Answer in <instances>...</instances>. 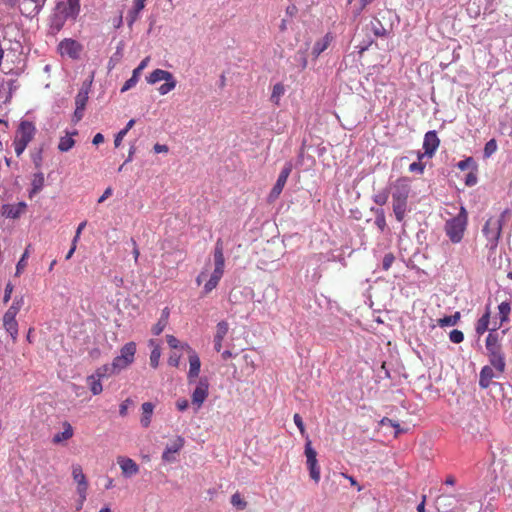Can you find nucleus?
Here are the masks:
<instances>
[{"label": "nucleus", "mask_w": 512, "mask_h": 512, "mask_svg": "<svg viewBox=\"0 0 512 512\" xmlns=\"http://www.w3.org/2000/svg\"><path fill=\"white\" fill-rule=\"evenodd\" d=\"M80 12L79 0H56L55 8L49 17V33L57 34L68 19L75 20Z\"/></svg>", "instance_id": "obj_1"}, {"label": "nucleus", "mask_w": 512, "mask_h": 512, "mask_svg": "<svg viewBox=\"0 0 512 512\" xmlns=\"http://www.w3.org/2000/svg\"><path fill=\"white\" fill-rule=\"evenodd\" d=\"M409 194L410 186L407 181L405 179L397 180L392 193V206L398 222H402L405 218Z\"/></svg>", "instance_id": "obj_2"}, {"label": "nucleus", "mask_w": 512, "mask_h": 512, "mask_svg": "<svg viewBox=\"0 0 512 512\" xmlns=\"http://www.w3.org/2000/svg\"><path fill=\"white\" fill-rule=\"evenodd\" d=\"M498 329L497 325H495L491 332L488 334L486 338V349L489 357L490 364L495 367L498 373H503L505 370V359L504 354L502 352V346L499 341L498 334L495 331Z\"/></svg>", "instance_id": "obj_3"}, {"label": "nucleus", "mask_w": 512, "mask_h": 512, "mask_svg": "<svg viewBox=\"0 0 512 512\" xmlns=\"http://www.w3.org/2000/svg\"><path fill=\"white\" fill-rule=\"evenodd\" d=\"M468 214L462 206L459 213L446 221L444 230L452 243H459L463 239L467 227Z\"/></svg>", "instance_id": "obj_4"}, {"label": "nucleus", "mask_w": 512, "mask_h": 512, "mask_svg": "<svg viewBox=\"0 0 512 512\" xmlns=\"http://www.w3.org/2000/svg\"><path fill=\"white\" fill-rule=\"evenodd\" d=\"M35 134L36 127L31 121L23 120L20 122L13 140L14 150L18 157L23 154L28 144L34 139Z\"/></svg>", "instance_id": "obj_5"}, {"label": "nucleus", "mask_w": 512, "mask_h": 512, "mask_svg": "<svg viewBox=\"0 0 512 512\" xmlns=\"http://www.w3.org/2000/svg\"><path fill=\"white\" fill-rule=\"evenodd\" d=\"M506 213L507 210L502 213L500 218H488L483 226L482 232L487 239V246L491 249H495L498 245Z\"/></svg>", "instance_id": "obj_6"}, {"label": "nucleus", "mask_w": 512, "mask_h": 512, "mask_svg": "<svg viewBox=\"0 0 512 512\" xmlns=\"http://www.w3.org/2000/svg\"><path fill=\"white\" fill-rule=\"evenodd\" d=\"M137 346L136 343L130 341L123 345L120 349V354L113 359L114 368H117L118 372L127 369L135 360Z\"/></svg>", "instance_id": "obj_7"}, {"label": "nucleus", "mask_w": 512, "mask_h": 512, "mask_svg": "<svg viewBox=\"0 0 512 512\" xmlns=\"http://www.w3.org/2000/svg\"><path fill=\"white\" fill-rule=\"evenodd\" d=\"M306 444H305V456L307 458V466L310 472V477L318 483L320 480V468L317 462V452L312 448L311 440H309L306 435Z\"/></svg>", "instance_id": "obj_8"}, {"label": "nucleus", "mask_w": 512, "mask_h": 512, "mask_svg": "<svg viewBox=\"0 0 512 512\" xmlns=\"http://www.w3.org/2000/svg\"><path fill=\"white\" fill-rule=\"evenodd\" d=\"M209 395V382L207 378H201L191 395L192 405L198 411Z\"/></svg>", "instance_id": "obj_9"}, {"label": "nucleus", "mask_w": 512, "mask_h": 512, "mask_svg": "<svg viewBox=\"0 0 512 512\" xmlns=\"http://www.w3.org/2000/svg\"><path fill=\"white\" fill-rule=\"evenodd\" d=\"M58 52L61 56L78 59L83 50L82 45L74 39L65 38L58 44Z\"/></svg>", "instance_id": "obj_10"}, {"label": "nucleus", "mask_w": 512, "mask_h": 512, "mask_svg": "<svg viewBox=\"0 0 512 512\" xmlns=\"http://www.w3.org/2000/svg\"><path fill=\"white\" fill-rule=\"evenodd\" d=\"M182 349L186 350L189 355V371L187 374V380L192 383L196 380L200 373L201 361L197 352L192 349L187 343L182 345Z\"/></svg>", "instance_id": "obj_11"}, {"label": "nucleus", "mask_w": 512, "mask_h": 512, "mask_svg": "<svg viewBox=\"0 0 512 512\" xmlns=\"http://www.w3.org/2000/svg\"><path fill=\"white\" fill-rule=\"evenodd\" d=\"M72 477L77 483V493L81 498V505H83L87 497L88 482L79 464L72 465Z\"/></svg>", "instance_id": "obj_12"}, {"label": "nucleus", "mask_w": 512, "mask_h": 512, "mask_svg": "<svg viewBox=\"0 0 512 512\" xmlns=\"http://www.w3.org/2000/svg\"><path fill=\"white\" fill-rule=\"evenodd\" d=\"M291 171H292V165L290 163H287L281 170L275 185L273 186V188L270 191V194L268 197L269 201H274L280 196Z\"/></svg>", "instance_id": "obj_13"}, {"label": "nucleus", "mask_w": 512, "mask_h": 512, "mask_svg": "<svg viewBox=\"0 0 512 512\" xmlns=\"http://www.w3.org/2000/svg\"><path fill=\"white\" fill-rule=\"evenodd\" d=\"M46 0H21L19 9L23 16L33 18L42 10Z\"/></svg>", "instance_id": "obj_14"}, {"label": "nucleus", "mask_w": 512, "mask_h": 512, "mask_svg": "<svg viewBox=\"0 0 512 512\" xmlns=\"http://www.w3.org/2000/svg\"><path fill=\"white\" fill-rule=\"evenodd\" d=\"M185 440L182 436H176V438L166 446L163 454H162V460L164 462H174L175 457L173 454L178 453L184 446Z\"/></svg>", "instance_id": "obj_15"}, {"label": "nucleus", "mask_w": 512, "mask_h": 512, "mask_svg": "<svg viewBox=\"0 0 512 512\" xmlns=\"http://www.w3.org/2000/svg\"><path fill=\"white\" fill-rule=\"evenodd\" d=\"M117 463L120 466L123 476L129 478L139 472L138 464L131 458L126 456H118Z\"/></svg>", "instance_id": "obj_16"}, {"label": "nucleus", "mask_w": 512, "mask_h": 512, "mask_svg": "<svg viewBox=\"0 0 512 512\" xmlns=\"http://www.w3.org/2000/svg\"><path fill=\"white\" fill-rule=\"evenodd\" d=\"M440 140L437 136L436 131H428L424 136L423 149L425 154L432 157L438 149Z\"/></svg>", "instance_id": "obj_17"}, {"label": "nucleus", "mask_w": 512, "mask_h": 512, "mask_svg": "<svg viewBox=\"0 0 512 512\" xmlns=\"http://www.w3.org/2000/svg\"><path fill=\"white\" fill-rule=\"evenodd\" d=\"M26 207L27 205L25 202L5 204L2 206L1 213L6 218L17 219L25 212Z\"/></svg>", "instance_id": "obj_18"}, {"label": "nucleus", "mask_w": 512, "mask_h": 512, "mask_svg": "<svg viewBox=\"0 0 512 512\" xmlns=\"http://www.w3.org/2000/svg\"><path fill=\"white\" fill-rule=\"evenodd\" d=\"M149 60V57H146L140 62V64L133 70L132 76L122 86L121 92L128 91L137 84L139 76L141 72L147 67Z\"/></svg>", "instance_id": "obj_19"}, {"label": "nucleus", "mask_w": 512, "mask_h": 512, "mask_svg": "<svg viewBox=\"0 0 512 512\" xmlns=\"http://www.w3.org/2000/svg\"><path fill=\"white\" fill-rule=\"evenodd\" d=\"M501 373H498L491 364L486 365L481 369L479 385L481 388H488L493 378L498 377Z\"/></svg>", "instance_id": "obj_20"}, {"label": "nucleus", "mask_w": 512, "mask_h": 512, "mask_svg": "<svg viewBox=\"0 0 512 512\" xmlns=\"http://www.w3.org/2000/svg\"><path fill=\"white\" fill-rule=\"evenodd\" d=\"M229 330V325L226 321H221L216 326V333L214 336V348L217 352L221 351L222 341L227 335Z\"/></svg>", "instance_id": "obj_21"}, {"label": "nucleus", "mask_w": 512, "mask_h": 512, "mask_svg": "<svg viewBox=\"0 0 512 512\" xmlns=\"http://www.w3.org/2000/svg\"><path fill=\"white\" fill-rule=\"evenodd\" d=\"M3 326L6 332L11 336L13 342H15L18 336V322L16 320V316L4 314Z\"/></svg>", "instance_id": "obj_22"}, {"label": "nucleus", "mask_w": 512, "mask_h": 512, "mask_svg": "<svg viewBox=\"0 0 512 512\" xmlns=\"http://www.w3.org/2000/svg\"><path fill=\"white\" fill-rule=\"evenodd\" d=\"M147 0H133V8L128 12L126 20L129 27L139 18L140 12L144 9Z\"/></svg>", "instance_id": "obj_23"}, {"label": "nucleus", "mask_w": 512, "mask_h": 512, "mask_svg": "<svg viewBox=\"0 0 512 512\" xmlns=\"http://www.w3.org/2000/svg\"><path fill=\"white\" fill-rule=\"evenodd\" d=\"M154 404L151 402H145L141 406L142 415L140 419V423L144 428L149 427L151 423V418L154 412Z\"/></svg>", "instance_id": "obj_24"}, {"label": "nucleus", "mask_w": 512, "mask_h": 512, "mask_svg": "<svg viewBox=\"0 0 512 512\" xmlns=\"http://www.w3.org/2000/svg\"><path fill=\"white\" fill-rule=\"evenodd\" d=\"M173 74L167 70L155 69L146 78L149 84H155L160 81L171 80Z\"/></svg>", "instance_id": "obj_25"}, {"label": "nucleus", "mask_w": 512, "mask_h": 512, "mask_svg": "<svg viewBox=\"0 0 512 512\" xmlns=\"http://www.w3.org/2000/svg\"><path fill=\"white\" fill-rule=\"evenodd\" d=\"M491 310L486 306L485 313L478 319L475 330L478 335L484 334L489 329Z\"/></svg>", "instance_id": "obj_26"}, {"label": "nucleus", "mask_w": 512, "mask_h": 512, "mask_svg": "<svg viewBox=\"0 0 512 512\" xmlns=\"http://www.w3.org/2000/svg\"><path fill=\"white\" fill-rule=\"evenodd\" d=\"M63 428H64V430L62 432L56 433L53 436L52 442L54 444H59L63 441H66V440H69L70 438H72L74 431H73V427L71 426V424L69 422L65 421L63 423Z\"/></svg>", "instance_id": "obj_27"}, {"label": "nucleus", "mask_w": 512, "mask_h": 512, "mask_svg": "<svg viewBox=\"0 0 512 512\" xmlns=\"http://www.w3.org/2000/svg\"><path fill=\"white\" fill-rule=\"evenodd\" d=\"M93 374L102 380L112 375L119 374V372L117 368H114V363L112 362L110 365L105 364L98 367Z\"/></svg>", "instance_id": "obj_28"}, {"label": "nucleus", "mask_w": 512, "mask_h": 512, "mask_svg": "<svg viewBox=\"0 0 512 512\" xmlns=\"http://www.w3.org/2000/svg\"><path fill=\"white\" fill-rule=\"evenodd\" d=\"M87 385L93 395H99L103 391L101 379L96 377L94 374L90 375L86 379Z\"/></svg>", "instance_id": "obj_29"}, {"label": "nucleus", "mask_w": 512, "mask_h": 512, "mask_svg": "<svg viewBox=\"0 0 512 512\" xmlns=\"http://www.w3.org/2000/svg\"><path fill=\"white\" fill-rule=\"evenodd\" d=\"M331 42V37L327 34L321 40L317 41L312 48V55L317 58L322 52H324Z\"/></svg>", "instance_id": "obj_30"}, {"label": "nucleus", "mask_w": 512, "mask_h": 512, "mask_svg": "<svg viewBox=\"0 0 512 512\" xmlns=\"http://www.w3.org/2000/svg\"><path fill=\"white\" fill-rule=\"evenodd\" d=\"M149 345L153 347L150 353V365L152 368L156 369L159 366V361L161 357V349L158 344H156L155 340L151 339L149 341Z\"/></svg>", "instance_id": "obj_31"}, {"label": "nucleus", "mask_w": 512, "mask_h": 512, "mask_svg": "<svg viewBox=\"0 0 512 512\" xmlns=\"http://www.w3.org/2000/svg\"><path fill=\"white\" fill-rule=\"evenodd\" d=\"M285 94V86L283 85V83H276L273 88H272V92H271V96H270V101L276 105V106H279L280 105V99L281 97Z\"/></svg>", "instance_id": "obj_32"}, {"label": "nucleus", "mask_w": 512, "mask_h": 512, "mask_svg": "<svg viewBox=\"0 0 512 512\" xmlns=\"http://www.w3.org/2000/svg\"><path fill=\"white\" fill-rule=\"evenodd\" d=\"M44 181V175L42 172L34 174L33 179L31 181L32 188L30 191V196H32L33 194H37L42 190L44 186Z\"/></svg>", "instance_id": "obj_33"}, {"label": "nucleus", "mask_w": 512, "mask_h": 512, "mask_svg": "<svg viewBox=\"0 0 512 512\" xmlns=\"http://www.w3.org/2000/svg\"><path fill=\"white\" fill-rule=\"evenodd\" d=\"M75 134H76V132H74L72 134H67L66 136L60 138V141L58 144V149L61 152H67L70 149H72V147L75 145V141L73 139V135H75Z\"/></svg>", "instance_id": "obj_34"}, {"label": "nucleus", "mask_w": 512, "mask_h": 512, "mask_svg": "<svg viewBox=\"0 0 512 512\" xmlns=\"http://www.w3.org/2000/svg\"><path fill=\"white\" fill-rule=\"evenodd\" d=\"M498 310H499L500 324L497 327L499 328L501 325H503L505 322H507L509 320V314L511 312L510 303L507 301L500 303L498 306Z\"/></svg>", "instance_id": "obj_35"}, {"label": "nucleus", "mask_w": 512, "mask_h": 512, "mask_svg": "<svg viewBox=\"0 0 512 512\" xmlns=\"http://www.w3.org/2000/svg\"><path fill=\"white\" fill-rule=\"evenodd\" d=\"M222 276H223L222 274L213 271L210 279L204 285V293L208 294L213 289H215L217 287L220 279L222 278Z\"/></svg>", "instance_id": "obj_36"}, {"label": "nucleus", "mask_w": 512, "mask_h": 512, "mask_svg": "<svg viewBox=\"0 0 512 512\" xmlns=\"http://www.w3.org/2000/svg\"><path fill=\"white\" fill-rule=\"evenodd\" d=\"M460 317V312H455L453 315L445 316L443 318L438 319L437 322L440 327L454 326L458 323Z\"/></svg>", "instance_id": "obj_37"}, {"label": "nucleus", "mask_w": 512, "mask_h": 512, "mask_svg": "<svg viewBox=\"0 0 512 512\" xmlns=\"http://www.w3.org/2000/svg\"><path fill=\"white\" fill-rule=\"evenodd\" d=\"M31 245H28L27 248L25 249L24 253L22 254L20 260L18 261L17 265H16V272H15V276H20L24 269L26 268L27 266V259L29 257V249H30Z\"/></svg>", "instance_id": "obj_38"}, {"label": "nucleus", "mask_w": 512, "mask_h": 512, "mask_svg": "<svg viewBox=\"0 0 512 512\" xmlns=\"http://www.w3.org/2000/svg\"><path fill=\"white\" fill-rule=\"evenodd\" d=\"M134 124H135L134 119L129 120L128 123L126 124L125 128H123L122 130H120L117 133V135L115 136V139H114L115 147H119L121 145L123 138L126 136L128 131L134 126Z\"/></svg>", "instance_id": "obj_39"}, {"label": "nucleus", "mask_w": 512, "mask_h": 512, "mask_svg": "<svg viewBox=\"0 0 512 512\" xmlns=\"http://www.w3.org/2000/svg\"><path fill=\"white\" fill-rule=\"evenodd\" d=\"M176 85H177L176 79L174 78V76H171V80H165V83L162 84L158 88L159 94L160 95L168 94L170 91L175 89Z\"/></svg>", "instance_id": "obj_40"}, {"label": "nucleus", "mask_w": 512, "mask_h": 512, "mask_svg": "<svg viewBox=\"0 0 512 512\" xmlns=\"http://www.w3.org/2000/svg\"><path fill=\"white\" fill-rule=\"evenodd\" d=\"M88 102V91L81 89L75 98V105L80 109H85L86 104Z\"/></svg>", "instance_id": "obj_41"}, {"label": "nucleus", "mask_w": 512, "mask_h": 512, "mask_svg": "<svg viewBox=\"0 0 512 512\" xmlns=\"http://www.w3.org/2000/svg\"><path fill=\"white\" fill-rule=\"evenodd\" d=\"M231 504L238 510H244L247 507V502L242 498L239 492H236L231 496Z\"/></svg>", "instance_id": "obj_42"}, {"label": "nucleus", "mask_w": 512, "mask_h": 512, "mask_svg": "<svg viewBox=\"0 0 512 512\" xmlns=\"http://www.w3.org/2000/svg\"><path fill=\"white\" fill-rule=\"evenodd\" d=\"M496 150H497L496 140L495 139L489 140L484 146V151H483L484 157L485 158L491 157L496 152Z\"/></svg>", "instance_id": "obj_43"}, {"label": "nucleus", "mask_w": 512, "mask_h": 512, "mask_svg": "<svg viewBox=\"0 0 512 512\" xmlns=\"http://www.w3.org/2000/svg\"><path fill=\"white\" fill-rule=\"evenodd\" d=\"M22 304H23L22 298L14 300V302L8 308V310L5 312V314L10 315V316H16L18 314V312L20 311Z\"/></svg>", "instance_id": "obj_44"}, {"label": "nucleus", "mask_w": 512, "mask_h": 512, "mask_svg": "<svg viewBox=\"0 0 512 512\" xmlns=\"http://www.w3.org/2000/svg\"><path fill=\"white\" fill-rule=\"evenodd\" d=\"M221 261H225V258H224V254H223L222 242L219 239L215 245L214 262H221Z\"/></svg>", "instance_id": "obj_45"}, {"label": "nucleus", "mask_w": 512, "mask_h": 512, "mask_svg": "<svg viewBox=\"0 0 512 512\" xmlns=\"http://www.w3.org/2000/svg\"><path fill=\"white\" fill-rule=\"evenodd\" d=\"M449 338L451 342L459 344L464 340V334L462 331L454 329L450 332Z\"/></svg>", "instance_id": "obj_46"}, {"label": "nucleus", "mask_w": 512, "mask_h": 512, "mask_svg": "<svg viewBox=\"0 0 512 512\" xmlns=\"http://www.w3.org/2000/svg\"><path fill=\"white\" fill-rule=\"evenodd\" d=\"M380 425L381 426H391V427L395 428L396 429L395 436H397L401 432L399 424L395 423L392 419H390L388 417H384L383 419H381Z\"/></svg>", "instance_id": "obj_47"}, {"label": "nucleus", "mask_w": 512, "mask_h": 512, "mask_svg": "<svg viewBox=\"0 0 512 512\" xmlns=\"http://www.w3.org/2000/svg\"><path fill=\"white\" fill-rule=\"evenodd\" d=\"M394 261H395V256L393 255V253L385 254L383 261H382L383 270H385V271L389 270L390 267L392 266V264L394 263Z\"/></svg>", "instance_id": "obj_48"}, {"label": "nucleus", "mask_w": 512, "mask_h": 512, "mask_svg": "<svg viewBox=\"0 0 512 512\" xmlns=\"http://www.w3.org/2000/svg\"><path fill=\"white\" fill-rule=\"evenodd\" d=\"M167 323H165V318H160L158 322L152 327V333L154 335H160L165 329Z\"/></svg>", "instance_id": "obj_49"}, {"label": "nucleus", "mask_w": 512, "mask_h": 512, "mask_svg": "<svg viewBox=\"0 0 512 512\" xmlns=\"http://www.w3.org/2000/svg\"><path fill=\"white\" fill-rule=\"evenodd\" d=\"M387 200H388V192L387 191L379 192L378 194H376L374 196V202L380 206L385 205L387 203Z\"/></svg>", "instance_id": "obj_50"}, {"label": "nucleus", "mask_w": 512, "mask_h": 512, "mask_svg": "<svg viewBox=\"0 0 512 512\" xmlns=\"http://www.w3.org/2000/svg\"><path fill=\"white\" fill-rule=\"evenodd\" d=\"M373 33L378 37H383L387 34L386 29L379 20H376V24H373Z\"/></svg>", "instance_id": "obj_51"}, {"label": "nucleus", "mask_w": 512, "mask_h": 512, "mask_svg": "<svg viewBox=\"0 0 512 512\" xmlns=\"http://www.w3.org/2000/svg\"><path fill=\"white\" fill-rule=\"evenodd\" d=\"M293 420H294L295 425L298 427L301 435L305 436L306 430H305V426H304L302 417L298 413H296V414H294Z\"/></svg>", "instance_id": "obj_52"}, {"label": "nucleus", "mask_w": 512, "mask_h": 512, "mask_svg": "<svg viewBox=\"0 0 512 512\" xmlns=\"http://www.w3.org/2000/svg\"><path fill=\"white\" fill-rule=\"evenodd\" d=\"M166 341L172 349H178V348L182 349L183 344H181L180 341L175 336L166 335Z\"/></svg>", "instance_id": "obj_53"}, {"label": "nucleus", "mask_w": 512, "mask_h": 512, "mask_svg": "<svg viewBox=\"0 0 512 512\" xmlns=\"http://www.w3.org/2000/svg\"><path fill=\"white\" fill-rule=\"evenodd\" d=\"M180 360H181V355L176 352H173L170 354V356L168 358V364L170 366L177 368L180 365Z\"/></svg>", "instance_id": "obj_54"}, {"label": "nucleus", "mask_w": 512, "mask_h": 512, "mask_svg": "<svg viewBox=\"0 0 512 512\" xmlns=\"http://www.w3.org/2000/svg\"><path fill=\"white\" fill-rule=\"evenodd\" d=\"M13 285L11 282H8L5 286V292H4V303H7L11 299V294L13 292Z\"/></svg>", "instance_id": "obj_55"}, {"label": "nucleus", "mask_w": 512, "mask_h": 512, "mask_svg": "<svg viewBox=\"0 0 512 512\" xmlns=\"http://www.w3.org/2000/svg\"><path fill=\"white\" fill-rule=\"evenodd\" d=\"M409 171L423 173L424 164H422L421 162H413L409 166Z\"/></svg>", "instance_id": "obj_56"}, {"label": "nucleus", "mask_w": 512, "mask_h": 512, "mask_svg": "<svg viewBox=\"0 0 512 512\" xmlns=\"http://www.w3.org/2000/svg\"><path fill=\"white\" fill-rule=\"evenodd\" d=\"M131 403V400L130 399H126L125 401H123L121 404H120V407H119V414L122 416V417H125L127 415V410H128V405Z\"/></svg>", "instance_id": "obj_57"}, {"label": "nucleus", "mask_w": 512, "mask_h": 512, "mask_svg": "<svg viewBox=\"0 0 512 512\" xmlns=\"http://www.w3.org/2000/svg\"><path fill=\"white\" fill-rule=\"evenodd\" d=\"M476 183H477V176H476V174H474L472 172L468 173L467 176H466V179H465V184L467 186H473Z\"/></svg>", "instance_id": "obj_58"}, {"label": "nucleus", "mask_w": 512, "mask_h": 512, "mask_svg": "<svg viewBox=\"0 0 512 512\" xmlns=\"http://www.w3.org/2000/svg\"><path fill=\"white\" fill-rule=\"evenodd\" d=\"M472 163H473V159H472L471 157H469V158H467V159H465V160L459 161V162H458V164H457V166H458V168H459L460 170H463V171H464V170H466V169L470 166V164H472Z\"/></svg>", "instance_id": "obj_59"}, {"label": "nucleus", "mask_w": 512, "mask_h": 512, "mask_svg": "<svg viewBox=\"0 0 512 512\" xmlns=\"http://www.w3.org/2000/svg\"><path fill=\"white\" fill-rule=\"evenodd\" d=\"M176 407L179 411H185L188 408V401L184 398L176 401Z\"/></svg>", "instance_id": "obj_60"}, {"label": "nucleus", "mask_w": 512, "mask_h": 512, "mask_svg": "<svg viewBox=\"0 0 512 512\" xmlns=\"http://www.w3.org/2000/svg\"><path fill=\"white\" fill-rule=\"evenodd\" d=\"M113 193V189L111 187H107L104 193L99 197L98 203H103L108 197H110Z\"/></svg>", "instance_id": "obj_61"}, {"label": "nucleus", "mask_w": 512, "mask_h": 512, "mask_svg": "<svg viewBox=\"0 0 512 512\" xmlns=\"http://www.w3.org/2000/svg\"><path fill=\"white\" fill-rule=\"evenodd\" d=\"M376 224L377 226L383 230L385 225H386V222H385V216H384V213L383 211H381V214L380 215H377L376 217Z\"/></svg>", "instance_id": "obj_62"}, {"label": "nucleus", "mask_w": 512, "mask_h": 512, "mask_svg": "<svg viewBox=\"0 0 512 512\" xmlns=\"http://www.w3.org/2000/svg\"><path fill=\"white\" fill-rule=\"evenodd\" d=\"M298 13V8L295 4H290L287 6L286 8V14L290 17H294L296 16V14Z\"/></svg>", "instance_id": "obj_63"}, {"label": "nucleus", "mask_w": 512, "mask_h": 512, "mask_svg": "<svg viewBox=\"0 0 512 512\" xmlns=\"http://www.w3.org/2000/svg\"><path fill=\"white\" fill-rule=\"evenodd\" d=\"M32 160L37 168H39L41 166V162H42L41 150H39L35 154H32Z\"/></svg>", "instance_id": "obj_64"}]
</instances>
